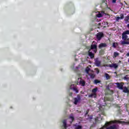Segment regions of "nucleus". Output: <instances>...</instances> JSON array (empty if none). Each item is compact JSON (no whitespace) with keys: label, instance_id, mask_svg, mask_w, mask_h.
Instances as JSON below:
<instances>
[{"label":"nucleus","instance_id":"obj_1","mask_svg":"<svg viewBox=\"0 0 129 129\" xmlns=\"http://www.w3.org/2000/svg\"><path fill=\"white\" fill-rule=\"evenodd\" d=\"M127 35H129V30H126L123 32L122 34L123 41H121V45H129V38Z\"/></svg>","mask_w":129,"mask_h":129},{"label":"nucleus","instance_id":"obj_2","mask_svg":"<svg viewBox=\"0 0 129 129\" xmlns=\"http://www.w3.org/2000/svg\"><path fill=\"white\" fill-rule=\"evenodd\" d=\"M96 51H97V46L95 44H92L89 50V55L91 59L94 58V54L93 53H96Z\"/></svg>","mask_w":129,"mask_h":129},{"label":"nucleus","instance_id":"obj_3","mask_svg":"<svg viewBox=\"0 0 129 129\" xmlns=\"http://www.w3.org/2000/svg\"><path fill=\"white\" fill-rule=\"evenodd\" d=\"M85 72L87 74V77H88L89 76V77L90 78H92V79H93V78H94V77H95V74H94V71L91 70V69H90V68H89V67H88L86 68Z\"/></svg>","mask_w":129,"mask_h":129},{"label":"nucleus","instance_id":"obj_4","mask_svg":"<svg viewBox=\"0 0 129 129\" xmlns=\"http://www.w3.org/2000/svg\"><path fill=\"white\" fill-rule=\"evenodd\" d=\"M98 89L97 88L93 89L92 90V93L90 94L89 97H91L92 98H96V97L97 96V94L96 93L97 92Z\"/></svg>","mask_w":129,"mask_h":129},{"label":"nucleus","instance_id":"obj_5","mask_svg":"<svg viewBox=\"0 0 129 129\" xmlns=\"http://www.w3.org/2000/svg\"><path fill=\"white\" fill-rule=\"evenodd\" d=\"M112 87H113V83H112L109 84V85L106 87L108 94L111 95L113 94V91L110 90V89H109V88H111Z\"/></svg>","mask_w":129,"mask_h":129},{"label":"nucleus","instance_id":"obj_6","mask_svg":"<svg viewBox=\"0 0 129 129\" xmlns=\"http://www.w3.org/2000/svg\"><path fill=\"white\" fill-rule=\"evenodd\" d=\"M94 64L97 67H100L101 66V59L99 57H97L94 59Z\"/></svg>","mask_w":129,"mask_h":129},{"label":"nucleus","instance_id":"obj_7","mask_svg":"<svg viewBox=\"0 0 129 129\" xmlns=\"http://www.w3.org/2000/svg\"><path fill=\"white\" fill-rule=\"evenodd\" d=\"M116 85H117V88L118 89H120V90H122L123 89V83L121 82V83H115Z\"/></svg>","mask_w":129,"mask_h":129},{"label":"nucleus","instance_id":"obj_8","mask_svg":"<svg viewBox=\"0 0 129 129\" xmlns=\"http://www.w3.org/2000/svg\"><path fill=\"white\" fill-rule=\"evenodd\" d=\"M89 111V110H87L86 112V113L85 114V116L88 120H90V119H92L93 118V116L92 115L89 116L88 114V112Z\"/></svg>","mask_w":129,"mask_h":129},{"label":"nucleus","instance_id":"obj_9","mask_svg":"<svg viewBox=\"0 0 129 129\" xmlns=\"http://www.w3.org/2000/svg\"><path fill=\"white\" fill-rule=\"evenodd\" d=\"M80 68H81V66L79 64L78 67H77L76 69L74 70L75 72H76V73L78 74V75L79 77H80V75H81V74L79 73V69H80Z\"/></svg>","mask_w":129,"mask_h":129},{"label":"nucleus","instance_id":"obj_10","mask_svg":"<svg viewBox=\"0 0 129 129\" xmlns=\"http://www.w3.org/2000/svg\"><path fill=\"white\" fill-rule=\"evenodd\" d=\"M76 86L75 85H74V84L72 85L71 86V87H70V88H71V89H73V90H74V91H75V92H76V93H78V92H79L78 89H77V88H76Z\"/></svg>","mask_w":129,"mask_h":129},{"label":"nucleus","instance_id":"obj_11","mask_svg":"<svg viewBox=\"0 0 129 129\" xmlns=\"http://www.w3.org/2000/svg\"><path fill=\"white\" fill-rule=\"evenodd\" d=\"M74 104H77L79 102V100H80V95H78L77 98H75L74 99Z\"/></svg>","mask_w":129,"mask_h":129},{"label":"nucleus","instance_id":"obj_12","mask_svg":"<svg viewBox=\"0 0 129 129\" xmlns=\"http://www.w3.org/2000/svg\"><path fill=\"white\" fill-rule=\"evenodd\" d=\"M103 37V33L101 32H99L97 34V39L98 40V41H100V40H101V38Z\"/></svg>","mask_w":129,"mask_h":129},{"label":"nucleus","instance_id":"obj_13","mask_svg":"<svg viewBox=\"0 0 129 129\" xmlns=\"http://www.w3.org/2000/svg\"><path fill=\"white\" fill-rule=\"evenodd\" d=\"M105 15L104 12H99L96 14V16L98 18H101V17H103Z\"/></svg>","mask_w":129,"mask_h":129},{"label":"nucleus","instance_id":"obj_14","mask_svg":"<svg viewBox=\"0 0 129 129\" xmlns=\"http://www.w3.org/2000/svg\"><path fill=\"white\" fill-rule=\"evenodd\" d=\"M109 67L111 68H114L115 69H116V68L118 67V65H117V63H112L111 64H109Z\"/></svg>","mask_w":129,"mask_h":129},{"label":"nucleus","instance_id":"obj_15","mask_svg":"<svg viewBox=\"0 0 129 129\" xmlns=\"http://www.w3.org/2000/svg\"><path fill=\"white\" fill-rule=\"evenodd\" d=\"M107 45L106 43H101L99 45V49H101L102 48H105L107 47Z\"/></svg>","mask_w":129,"mask_h":129},{"label":"nucleus","instance_id":"obj_16","mask_svg":"<svg viewBox=\"0 0 129 129\" xmlns=\"http://www.w3.org/2000/svg\"><path fill=\"white\" fill-rule=\"evenodd\" d=\"M62 123H63L64 128L65 129L67 128V120L64 119V120H62Z\"/></svg>","mask_w":129,"mask_h":129},{"label":"nucleus","instance_id":"obj_17","mask_svg":"<svg viewBox=\"0 0 129 129\" xmlns=\"http://www.w3.org/2000/svg\"><path fill=\"white\" fill-rule=\"evenodd\" d=\"M100 117H101V115L99 114V115L96 118H95V121H96V122H97L98 120H100V119H102V118Z\"/></svg>","mask_w":129,"mask_h":129},{"label":"nucleus","instance_id":"obj_18","mask_svg":"<svg viewBox=\"0 0 129 129\" xmlns=\"http://www.w3.org/2000/svg\"><path fill=\"white\" fill-rule=\"evenodd\" d=\"M107 25H108V23L106 22H102V23H99V26H107Z\"/></svg>","mask_w":129,"mask_h":129},{"label":"nucleus","instance_id":"obj_19","mask_svg":"<svg viewBox=\"0 0 129 129\" xmlns=\"http://www.w3.org/2000/svg\"><path fill=\"white\" fill-rule=\"evenodd\" d=\"M123 92H125V93H128V89H127V87H123V89H122Z\"/></svg>","mask_w":129,"mask_h":129},{"label":"nucleus","instance_id":"obj_20","mask_svg":"<svg viewBox=\"0 0 129 129\" xmlns=\"http://www.w3.org/2000/svg\"><path fill=\"white\" fill-rule=\"evenodd\" d=\"M119 55V53L118 52H114L113 57V58H116V57H118Z\"/></svg>","mask_w":129,"mask_h":129},{"label":"nucleus","instance_id":"obj_21","mask_svg":"<svg viewBox=\"0 0 129 129\" xmlns=\"http://www.w3.org/2000/svg\"><path fill=\"white\" fill-rule=\"evenodd\" d=\"M124 80H126V81H129V75H126L123 78Z\"/></svg>","mask_w":129,"mask_h":129},{"label":"nucleus","instance_id":"obj_22","mask_svg":"<svg viewBox=\"0 0 129 129\" xmlns=\"http://www.w3.org/2000/svg\"><path fill=\"white\" fill-rule=\"evenodd\" d=\"M129 20V15H128L127 16H126L124 18V21L125 22H128Z\"/></svg>","mask_w":129,"mask_h":129},{"label":"nucleus","instance_id":"obj_23","mask_svg":"<svg viewBox=\"0 0 129 129\" xmlns=\"http://www.w3.org/2000/svg\"><path fill=\"white\" fill-rule=\"evenodd\" d=\"M105 77L107 80H108V79L110 78V77L109 76V75H108V74H105Z\"/></svg>","mask_w":129,"mask_h":129},{"label":"nucleus","instance_id":"obj_24","mask_svg":"<svg viewBox=\"0 0 129 129\" xmlns=\"http://www.w3.org/2000/svg\"><path fill=\"white\" fill-rule=\"evenodd\" d=\"M69 118L72 120V121H71V123H72L73 121L74 120V117L70 116Z\"/></svg>","mask_w":129,"mask_h":129},{"label":"nucleus","instance_id":"obj_25","mask_svg":"<svg viewBox=\"0 0 129 129\" xmlns=\"http://www.w3.org/2000/svg\"><path fill=\"white\" fill-rule=\"evenodd\" d=\"M78 80H79V82L77 83V85H80V84H81V78H78Z\"/></svg>","mask_w":129,"mask_h":129},{"label":"nucleus","instance_id":"obj_26","mask_svg":"<svg viewBox=\"0 0 129 129\" xmlns=\"http://www.w3.org/2000/svg\"><path fill=\"white\" fill-rule=\"evenodd\" d=\"M94 83L95 84H97V83H100V82L98 80H95Z\"/></svg>","mask_w":129,"mask_h":129},{"label":"nucleus","instance_id":"obj_27","mask_svg":"<svg viewBox=\"0 0 129 129\" xmlns=\"http://www.w3.org/2000/svg\"><path fill=\"white\" fill-rule=\"evenodd\" d=\"M84 85H85V82L83 80L81 81V86H84Z\"/></svg>","mask_w":129,"mask_h":129},{"label":"nucleus","instance_id":"obj_28","mask_svg":"<svg viewBox=\"0 0 129 129\" xmlns=\"http://www.w3.org/2000/svg\"><path fill=\"white\" fill-rule=\"evenodd\" d=\"M124 18V16L123 15V14H120V19H121V20H123Z\"/></svg>","mask_w":129,"mask_h":129},{"label":"nucleus","instance_id":"obj_29","mask_svg":"<svg viewBox=\"0 0 129 129\" xmlns=\"http://www.w3.org/2000/svg\"><path fill=\"white\" fill-rule=\"evenodd\" d=\"M103 4H104L105 6H107V0H103Z\"/></svg>","mask_w":129,"mask_h":129},{"label":"nucleus","instance_id":"obj_30","mask_svg":"<svg viewBox=\"0 0 129 129\" xmlns=\"http://www.w3.org/2000/svg\"><path fill=\"white\" fill-rule=\"evenodd\" d=\"M117 46V44L115 43H113V47L114 48H116V46Z\"/></svg>","mask_w":129,"mask_h":129},{"label":"nucleus","instance_id":"obj_31","mask_svg":"<svg viewBox=\"0 0 129 129\" xmlns=\"http://www.w3.org/2000/svg\"><path fill=\"white\" fill-rule=\"evenodd\" d=\"M95 71H96V72L97 74H98V73H99V70H98V69L97 68H96L95 69Z\"/></svg>","mask_w":129,"mask_h":129},{"label":"nucleus","instance_id":"obj_32","mask_svg":"<svg viewBox=\"0 0 129 129\" xmlns=\"http://www.w3.org/2000/svg\"><path fill=\"white\" fill-rule=\"evenodd\" d=\"M119 20H120V17H118L116 18V22H118V21H119Z\"/></svg>","mask_w":129,"mask_h":129},{"label":"nucleus","instance_id":"obj_33","mask_svg":"<svg viewBox=\"0 0 129 129\" xmlns=\"http://www.w3.org/2000/svg\"><path fill=\"white\" fill-rule=\"evenodd\" d=\"M76 129H81V125H78Z\"/></svg>","mask_w":129,"mask_h":129},{"label":"nucleus","instance_id":"obj_34","mask_svg":"<svg viewBox=\"0 0 129 129\" xmlns=\"http://www.w3.org/2000/svg\"><path fill=\"white\" fill-rule=\"evenodd\" d=\"M112 3H113V4H115V3H116V0H112Z\"/></svg>","mask_w":129,"mask_h":129},{"label":"nucleus","instance_id":"obj_35","mask_svg":"<svg viewBox=\"0 0 129 129\" xmlns=\"http://www.w3.org/2000/svg\"><path fill=\"white\" fill-rule=\"evenodd\" d=\"M73 94L72 93H70L69 96H72Z\"/></svg>","mask_w":129,"mask_h":129},{"label":"nucleus","instance_id":"obj_36","mask_svg":"<svg viewBox=\"0 0 129 129\" xmlns=\"http://www.w3.org/2000/svg\"><path fill=\"white\" fill-rule=\"evenodd\" d=\"M104 114H105L104 113V112H102L101 115H104Z\"/></svg>","mask_w":129,"mask_h":129},{"label":"nucleus","instance_id":"obj_37","mask_svg":"<svg viewBox=\"0 0 129 129\" xmlns=\"http://www.w3.org/2000/svg\"><path fill=\"white\" fill-rule=\"evenodd\" d=\"M126 56H127V57H128V56H129V52L128 53H127Z\"/></svg>","mask_w":129,"mask_h":129},{"label":"nucleus","instance_id":"obj_38","mask_svg":"<svg viewBox=\"0 0 129 129\" xmlns=\"http://www.w3.org/2000/svg\"><path fill=\"white\" fill-rule=\"evenodd\" d=\"M103 106H105L106 105V104H104V105H103Z\"/></svg>","mask_w":129,"mask_h":129},{"label":"nucleus","instance_id":"obj_39","mask_svg":"<svg viewBox=\"0 0 129 129\" xmlns=\"http://www.w3.org/2000/svg\"><path fill=\"white\" fill-rule=\"evenodd\" d=\"M118 107H120V106L119 105H117Z\"/></svg>","mask_w":129,"mask_h":129}]
</instances>
